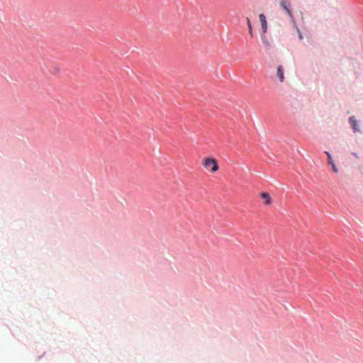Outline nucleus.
<instances>
[{
	"label": "nucleus",
	"mask_w": 363,
	"mask_h": 363,
	"mask_svg": "<svg viewBox=\"0 0 363 363\" xmlns=\"http://www.w3.org/2000/svg\"><path fill=\"white\" fill-rule=\"evenodd\" d=\"M259 18L261 22V28L262 30V34L261 35V40L264 46L269 49L271 48L270 43L267 40L265 33L267 31V17L264 13H260L259 15Z\"/></svg>",
	"instance_id": "f257e3e1"
},
{
	"label": "nucleus",
	"mask_w": 363,
	"mask_h": 363,
	"mask_svg": "<svg viewBox=\"0 0 363 363\" xmlns=\"http://www.w3.org/2000/svg\"><path fill=\"white\" fill-rule=\"evenodd\" d=\"M203 165L206 168H210L211 172H215L218 169V164L216 159L205 158L203 162Z\"/></svg>",
	"instance_id": "f03ea898"
},
{
	"label": "nucleus",
	"mask_w": 363,
	"mask_h": 363,
	"mask_svg": "<svg viewBox=\"0 0 363 363\" xmlns=\"http://www.w3.org/2000/svg\"><path fill=\"white\" fill-rule=\"evenodd\" d=\"M281 9L289 16L290 18L294 19V13L291 7V3L288 0H281L280 1Z\"/></svg>",
	"instance_id": "7ed1b4c3"
},
{
	"label": "nucleus",
	"mask_w": 363,
	"mask_h": 363,
	"mask_svg": "<svg viewBox=\"0 0 363 363\" xmlns=\"http://www.w3.org/2000/svg\"><path fill=\"white\" fill-rule=\"evenodd\" d=\"M325 153L327 155L328 164L331 167L333 172L337 173L338 169L333 159L332 155L328 151H325Z\"/></svg>",
	"instance_id": "20e7f679"
},
{
	"label": "nucleus",
	"mask_w": 363,
	"mask_h": 363,
	"mask_svg": "<svg viewBox=\"0 0 363 363\" xmlns=\"http://www.w3.org/2000/svg\"><path fill=\"white\" fill-rule=\"evenodd\" d=\"M348 122L350 124L354 133H357L358 130V122L354 116H350L348 119Z\"/></svg>",
	"instance_id": "39448f33"
},
{
	"label": "nucleus",
	"mask_w": 363,
	"mask_h": 363,
	"mask_svg": "<svg viewBox=\"0 0 363 363\" xmlns=\"http://www.w3.org/2000/svg\"><path fill=\"white\" fill-rule=\"evenodd\" d=\"M277 76L280 82H283L284 81V69L282 65H279L277 67Z\"/></svg>",
	"instance_id": "423d86ee"
},
{
	"label": "nucleus",
	"mask_w": 363,
	"mask_h": 363,
	"mask_svg": "<svg viewBox=\"0 0 363 363\" xmlns=\"http://www.w3.org/2000/svg\"><path fill=\"white\" fill-rule=\"evenodd\" d=\"M261 198L264 200V203L267 206H269L272 204V197L270 196V194L267 192H262L261 194Z\"/></svg>",
	"instance_id": "0eeeda50"
},
{
	"label": "nucleus",
	"mask_w": 363,
	"mask_h": 363,
	"mask_svg": "<svg viewBox=\"0 0 363 363\" xmlns=\"http://www.w3.org/2000/svg\"><path fill=\"white\" fill-rule=\"evenodd\" d=\"M247 22L249 33L251 35V36H252V27L251 22L248 18H247Z\"/></svg>",
	"instance_id": "6e6552de"
},
{
	"label": "nucleus",
	"mask_w": 363,
	"mask_h": 363,
	"mask_svg": "<svg viewBox=\"0 0 363 363\" xmlns=\"http://www.w3.org/2000/svg\"><path fill=\"white\" fill-rule=\"evenodd\" d=\"M297 33H298V38L300 40H302L303 39V35L302 34V32L301 31L300 28H297Z\"/></svg>",
	"instance_id": "1a4fd4ad"
},
{
	"label": "nucleus",
	"mask_w": 363,
	"mask_h": 363,
	"mask_svg": "<svg viewBox=\"0 0 363 363\" xmlns=\"http://www.w3.org/2000/svg\"><path fill=\"white\" fill-rule=\"evenodd\" d=\"M290 19H291V21L292 22L293 28L297 30V28H298V27L297 26L296 21L294 20V19L290 18Z\"/></svg>",
	"instance_id": "9d476101"
},
{
	"label": "nucleus",
	"mask_w": 363,
	"mask_h": 363,
	"mask_svg": "<svg viewBox=\"0 0 363 363\" xmlns=\"http://www.w3.org/2000/svg\"><path fill=\"white\" fill-rule=\"evenodd\" d=\"M352 154H353V155H354L355 157H358L357 153L353 152Z\"/></svg>",
	"instance_id": "9b49d317"
},
{
	"label": "nucleus",
	"mask_w": 363,
	"mask_h": 363,
	"mask_svg": "<svg viewBox=\"0 0 363 363\" xmlns=\"http://www.w3.org/2000/svg\"><path fill=\"white\" fill-rule=\"evenodd\" d=\"M44 354H45V353H44L42 356L39 357H38V359H41V357H42Z\"/></svg>",
	"instance_id": "f8f14e48"
}]
</instances>
